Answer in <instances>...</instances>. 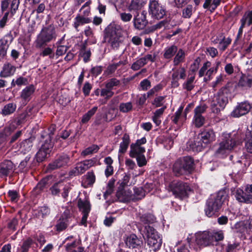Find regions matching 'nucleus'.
<instances>
[{"label":"nucleus","instance_id":"1","mask_svg":"<svg viewBox=\"0 0 252 252\" xmlns=\"http://www.w3.org/2000/svg\"><path fill=\"white\" fill-rule=\"evenodd\" d=\"M242 138L243 136L240 132L223 134L222 140L220 142L216 153L222 155L231 151L242 143Z\"/></svg>","mask_w":252,"mask_h":252},{"label":"nucleus","instance_id":"2","mask_svg":"<svg viewBox=\"0 0 252 252\" xmlns=\"http://www.w3.org/2000/svg\"><path fill=\"white\" fill-rule=\"evenodd\" d=\"M57 36L56 29L53 25L50 24L43 27L37 35L34 42L35 46L37 48H42L45 46L48 43L55 40Z\"/></svg>","mask_w":252,"mask_h":252},{"label":"nucleus","instance_id":"3","mask_svg":"<svg viewBox=\"0 0 252 252\" xmlns=\"http://www.w3.org/2000/svg\"><path fill=\"white\" fill-rule=\"evenodd\" d=\"M105 37L114 49H117L122 42V29L119 25L112 24L105 29Z\"/></svg>","mask_w":252,"mask_h":252},{"label":"nucleus","instance_id":"4","mask_svg":"<svg viewBox=\"0 0 252 252\" xmlns=\"http://www.w3.org/2000/svg\"><path fill=\"white\" fill-rule=\"evenodd\" d=\"M229 90L227 87L221 88L218 94L215 95L211 101V108L214 113H218L223 110L228 103V95Z\"/></svg>","mask_w":252,"mask_h":252},{"label":"nucleus","instance_id":"5","mask_svg":"<svg viewBox=\"0 0 252 252\" xmlns=\"http://www.w3.org/2000/svg\"><path fill=\"white\" fill-rule=\"evenodd\" d=\"M193 159L190 157L179 158L173 164V172L176 176L189 173L193 169Z\"/></svg>","mask_w":252,"mask_h":252},{"label":"nucleus","instance_id":"6","mask_svg":"<svg viewBox=\"0 0 252 252\" xmlns=\"http://www.w3.org/2000/svg\"><path fill=\"white\" fill-rule=\"evenodd\" d=\"M225 198L226 195L222 191L219 192L217 195H212L207 202L205 210L207 216L211 217L218 212Z\"/></svg>","mask_w":252,"mask_h":252},{"label":"nucleus","instance_id":"7","mask_svg":"<svg viewBox=\"0 0 252 252\" xmlns=\"http://www.w3.org/2000/svg\"><path fill=\"white\" fill-rule=\"evenodd\" d=\"M144 230L147 236V244L150 249V252H156L158 250L161 246L162 239L158 232L150 225H146Z\"/></svg>","mask_w":252,"mask_h":252},{"label":"nucleus","instance_id":"8","mask_svg":"<svg viewBox=\"0 0 252 252\" xmlns=\"http://www.w3.org/2000/svg\"><path fill=\"white\" fill-rule=\"evenodd\" d=\"M168 190L172 191L176 197L182 198L187 195V192L190 190V189L187 183L174 181L169 184Z\"/></svg>","mask_w":252,"mask_h":252},{"label":"nucleus","instance_id":"9","mask_svg":"<svg viewBox=\"0 0 252 252\" xmlns=\"http://www.w3.org/2000/svg\"><path fill=\"white\" fill-rule=\"evenodd\" d=\"M149 12L152 17L157 19L162 18L165 15L164 7L156 0H151L149 4Z\"/></svg>","mask_w":252,"mask_h":252},{"label":"nucleus","instance_id":"10","mask_svg":"<svg viewBox=\"0 0 252 252\" xmlns=\"http://www.w3.org/2000/svg\"><path fill=\"white\" fill-rule=\"evenodd\" d=\"M70 161L69 157L66 154H63L56 158L48 166V169L53 170L67 166Z\"/></svg>","mask_w":252,"mask_h":252},{"label":"nucleus","instance_id":"11","mask_svg":"<svg viewBox=\"0 0 252 252\" xmlns=\"http://www.w3.org/2000/svg\"><path fill=\"white\" fill-rule=\"evenodd\" d=\"M51 134H52V132L48 135V138L49 141L48 142V140H46L45 143L42 145L41 147L36 154V158L37 162H39L42 161L46 158L47 155L49 154L53 148V144L51 141Z\"/></svg>","mask_w":252,"mask_h":252},{"label":"nucleus","instance_id":"12","mask_svg":"<svg viewBox=\"0 0 252 252\" xmlns=\"http://www.w3.org/2000/svg\"><path fill=\"white\" fill-rule=\"evenodd\" d=\"M197 243L204 247L214 245L211 230L204 231L197 234L196 237Z\"/></svg>","mask_w":252,"mask_h":252},{"label":"nucleus","instance_id":"13","mask_svg":"<svg viewBox=\"0 0 252 252\" xmlns=\"http://www.w3.org/2000/svg\"><path fill=\"white\" fill-rule=\"evenodd\" d=\"M251 105L248 101L239 103L231 113V116L234 118H238L247 114L251 110Z\"/></svg>","mask_w":252,"mask_h":252},{"label":"nucleus","instance_id":"14","mask_svg":"<svg viewBox=\"0 0 252 252\" xmlns=\"http://www.w3.org/2000/svg\"><path fill=\"white\" fill-rule=\"evenodd\" d=\"M125 243L129 248L138 249L139 250L138 252L141 251V252H142L143 241L136 235L132 234L128 236L125 240Z\"/></svg>","mask_w":252,"mask_h":252},{"label":"nucleus","instance_id":"15","mask_svg":"<svg viewBox=\"0 0 252 252\" xmlns=\"http://www.w3.org/2000/svg\"><path fill=\"white\" fill-rule=\"evenodd\" d=\"M147 23L146 13L145 11H143L140 13L137 12L134 16L133 25L135 29L142 30L146 27Z\"/></svg>","mask_w":252,"mask_h":252},{"label":"nucleus","instance_id":"16","mask_svg":"<svg viewBox=\"0 0 252 252\" xmlns=\"http://www.w3.org/2000/svg\"><path fill=\"white\" fill-rule=\"evenodd\" d=\"M116 195L120 202H125L134 199L131 191L126 188H118Z\"/></svg>","mask_w":252,"mask_h":252},{"label":"nucleus","instance_id":"17","mask_svg":"<svg viewBox=\"0 0 252 252\" xmlns=\"http://www.w3.org/2000/svg\"><path fill=\"white\" fill-rule=\"evenodd\" d=\"M155 60V56L151 54H147L144 57L140 58L134 62L131 66V69L136 71L146 64L149 61L154 62Z\"/></svg>","mask_w":252,"mask_h":252},{"label":"nucleus","instance_id":"18","mask_svg":"<svg viewBox=\"0 0 252 252\" xmlns=\"http://www.w3.org/2000/svg\"><path fill=\"white\" fill-rule=\"evenodd\" d=\"M15 166L12 162L9 160L3 161L0 164V177H6L13 172Z\"/></svg>","mask_w":252,"mask_h":252},{"label":"nucleus","instance_id":"19","mask_svg":"<svg viewBox=\"0 0 252 252\" xmlns=\"http://www.w3.org/2000/svg\"><path fill=\"white\" fill-rule=\"evenodd\" d=\"M235 197L240 203L252 204V194H248L245 190L237 189L235 191Z\"/></svg>","mask_w":252,"mask_h":252},{"label":"nucleus","instance_id":"20","mask_svg":"<svg viewBox=\"0 0 252 252\" xmlns=\"http://www.w3.org/2000/svg\"><path fill=\"white\" fill-rule=\"evenodd\" d=\"M205 147L200 139L197 137L193 139H190L187 144V148L189 151L193 152H199Z\"/></svg>","mask_w":252,"mask_h":252},{"label":"nucleus","instance_id":"21","mask_svg":"<svg viewBox=\"0 0 252 252\" xmlns=\"http://www.w3.org/2000/svg\"><path fill=\"white\" fill-rule=\"evenodd\" d=\"M35 140L34 137H31L28 139L23 140L19 146V151L24 154L29 153L32 150L33 142Z\"/></svg>","mask_w":252,"mask_h":252},{"label":"nucleus","instance_id":"22","mask_svg":"<svg viewBox=\"0 0 252 252\" xmlns=\"http://www.w3.org/2000/svg\"><path fill=\"white\" fill-rule=\"evenodd\" d=\"M239 87L248 89L252 87V75L242 73L238 83Z\"/></svg>","mask_w":252,"mask_h":252},{"label":"nucleus","instance_id":"23","mask_svg":"<svg viewBox=\"0 0 252 252\" xmlns=\"http://www.w3.org/2000/svg\"><path fill=\"white\" fill-rule=\"evenodd\" d=\"M198 138L206 146L208 143L212 142L215 139V134L212 129L206 130L202 132L198 136Z\"/></svg>","mask_w":252,"mask_h":252},{"label":"nucleus","instance_id":"24","mask_svg":"<svg viewBox=\"0 0 252 252\" xmlns=\"http://www.w3.org/2000/svg\"><path fill=\"white\" fill-rule=\"evenodd\" d=\"M16 69V68L14 65L9 63H5L0 71V76L6 78L12 76L14 74Z\"/></svg>","mask_w":252,"mask_h":252},{"label":"nucleus","instance_id":"25","mask_svg":"<svg viewBox=\"0 0 252 252\" xmlns=\"http://www.w3.org/2000/svg\"><path fill=\"white\" fill-rule=\"evenodd\" d=\"M35 91L34 87L31 85L26 87L21 92L20 97L26 104L30 101Z\"/></svg>","mask_w":252,"mask_h":252},{"label":"nucleus","instance_id":"26","mask_svg":"<svg viewBox=\"0 0 252 252\" xmlns=\"http://www.w3.org/2000/svg\"><path fill=\"white\" fill-rule=\"evenodd\" d=\"M95 161L93 159L85 160L76 164L80 174L84 173L86 170L94 166Z\"/></svg>","mask_w":252,"mask_h":252},{"label":"nucleus","instance_id":"27","mask_svg":"<svg viewBox=\"0 0 252 252\" xmlns=\"http://www.w3.org/2000/svg\"><path fill=\"white\" fill-rule=\"evenodd\" d=\"M146 2L145 0H131L128 6V10L130 11H135L136 13L142 9Z\"/></svg>","mask_w":252,"mask_h":252},{"label":"nucleus","instance_id":"28","mask_svg":"<svg viewBox=\"0 0 252 252\" xmlns=\"http://www.w3.org/2000/svg\"><path fill=\"white\" fill-rule=\"evenodd\" d=\"M91 22V19L88 17H82L80 14H78L74 19V22L73 24V27L77 31H79L78 28L85 24H88Z\"/></svg>","mask_w":252,"mask_h":252},{"label":"nucleus","instance_id":"29","mask_svg":"<svg viewBox=\"0 0 252 252\" xmlns=\"http://www.w3.org/2000/svg\"><path fill=\"white\" fill-rule=\"evenodd\" d=\"M145 152V148L142 146L134 145L132 143L130 145L129 156L131 158H134L137 156L143 154Z\"/></svg>","mask_w":252,"mask_h":252},{"label":"nucleus","instance_id":"30","mask_svg":"<svg viewBox=\"0 0 252 252\" xmlns=\"http://www.w3.org/2000/svg\"><path fill=\"white\" fill-rule=\"evenodd\" d=\"M77 205L82 214L86 213L89 214L90 211L91 206L90 202L88 200H83L81 199H79L78 200Z\"/></svg>","mask_w":252,"mask_h":252},{"label":"nucleus","instance_id":"31","mask_svg":"<svg viewBox=\"0 0 252 252\" xmlns=\"http://www.w3.org/2000/svg\"><path fill=\"white\" fill-rule=\"evenodd\" d=\"M16 104L14 103H9L4 105L0 112L3 116H8L13 113L16 109Z\"/></svg>","mask_w":252,"mask_h":252},{"label":"nucleus","instance_id":"32","mask_svg":"<svg viewBox=\"0 0 252 252\" xmlns=\"http://www.w3.org/2000/svg\"><path fill=\"white\" fill-rule=\"evenodd\" d=\"M241 25L245 27L252 24V10L245 12L242 19L240 20Z\"/></svg>","mask_w":252,"mask_h":252},{"label":"nucleus","instance_id":"33","mask_svg":"<svg viewBox=\"0 0 252 252\" xmlns=\"http://www.w3.org/2000/svg\"><path fill=\"white\" fill-rule=\"evenodd\" d=\"M66 250L68 252H82L83 248L79 246L78 242L74 241L71 243L66 244Z\"/></svg>","mask_w":252,"mask_h":252},{"label":"nucleus","instance_id":"34","mask_svg":"<svg viewBox=\"0 0 252 252\" xmlns=\"http://www.w3.org/2000/svg\"><path fill=\"white\" fill-rule=\"evenodd\" d=\"M122 140L123 141L120 145L119 153L123 154L126 152L129 145L130 142L129 136L125 134L123 136Z\"/></svg>","mask_w":252,"mask_h":252},{"label":"nucleus","instance_id":"35","mask_svg":"<svg viewBox=\"0 0 252 252\" xmlns=\"http://www.w3.org/2000/svg\"><path fill=\"white\" fill-rule=\"evenodd\" d=\"M213 243L222 241L224 239V233L221 230H211Z\"/></svg>","mask_w":252,"mask_h":252},{"label":"nucleus","instance_id":"36","mask_svg":"<svg viewBox=\"0 0 252 252\" xmlns=\"http://www.w3.org/2000/svg\"><path fill=\"white\" fill-rule=\"evenodd\" d=\"M50 212V209L46 206H43L35 211V215L38 218H44L49 215Z\"/></svg>","mask_w":252,"mask_h":252},{"label":"nucleus","instance_id":"37","mask_svg":"<svg viewBox=\"0 0 252 252\" xmlns=\"http://www.w3.org/2000/svg\"><path fill=\"white\" fill-rule=\"evenodd\" d=\"M178 48L175 45H172L165 49L163 56L164 58L169 59L171 58L177 51Z\"/></svg>","mask_w":252,"mask_h":252},{"label":"nucleus","instance_id":"38","mask_svg":"<svg viewBox=\"0 0 252 252\" xmlns=\"http://www.w3.org/2000/svg\"><path fill=\"white\" fill-rule=\"evenodd\" d=\"M185 57V52L182 49L178 50L173 60L174 65L176 66L178 65L180 63L183 62L184 60Z\"/></svg>","mask_w":252,"mask_h":252},{"label":"nucleus","instance_id":"39","mask_svg":"<svg viewBox=\"0 0 252 252\" xmlns=\"http://www.w3.org/2000/svg\"><path fill=\"white\" fill-rule=\"evenodd\" d=\"M97 110V106H94L91 110L88 111L82 117L81 119V123L85 124L87 123L91 119V118L95 114Z\"/></svg>","mask_w":252,"mask_h":252},{"label":"nucleus","instance_id":"40","mask_svg":"<svg viewBox=\"0 0 252 252\" xmlns=\"http://www.w3.org/2000/svg\"><path fill=\"white\" fill-rule=\"evenodd\" d=\"M133 189L134 193L132 194L133 196H134L133 201L141 199L145 195L146 191L142 188H135Z\"/></svg>","mask_w":252,"mask_h":252},{"label":"nucleus","instance_id":"41","mask_svg":"<svg viewBox=\"0 0 252 252\" xmlns=\"http://www.w3.org/2000/svg\"><path fill=\"white\" fill-rule=\"evenodd\" d=\"M155 220V217L151 214H146L140 217V220L145 224L153 223Z\"/></svg>","mask_w":252,"mask_h":252},{"label":"nucleus","instance_id":"42","mask_svg":"<svg viewBox=\"0 0 252 252\" xmlns=\"http://www.w3.org/2000/svg\"><path fill=\"white\" fill-rule=\"evenodd\" d=\"M91 3V1L89 0L87 1L81 8L80 11L82 12V14L81 15L82 17H87L90 14V5Z\"/></svg>","mask_w":252,"mask_h":252},{"label":"nucleus","instance_id":"43","mask_svg":"<svg viewBox=\"0 0 252 252\" xmlns=\"http://www.w3.org/2000/svg\"><path fill=\"white\" fill-rule=\"evenodd\" d=\"M231 41V40L230 38H225L224 37H223L222 39H220L219 42L218 48L220 50L223 51L230 44Z\"/></svg>","mask_w":252,"mask_h":252},{"label":"nucleus","instance_id":"44","mask_svg":"<svg viewBox=\"0 0 252 252\" xmlns=\"http://www.w3.org/2000/svg\"><path fill=\"white\" fill-rule=\"evenodd\" d=\"M68 220L60 218L58 220L56 227L57 231H61L64 230L68 223Z\"/></svg>","mask_w":252,"mask_h":252},{"label":"nucleus","instance_id":"45","mask_svg":"<svg viewBox=\"0 0 252 252\" xmlns=\"http://www.w3.org/2000/svg\"><path fill=\"white\" fill-rule=\"evenodd\" d=\"M115 181L113 180H110L107 185L106 190L104 193L105 199H107L108 196L113 192Z\"/></svg>","mask_w":252,"mask_h":252},{"label":"nucleus","instance_id":"46","mask_svg":"<svg viewBox=\"0 0 252 252\" xmlns=\"http://www.w3.org/2000/svg\"><path fill=\"white\" fill-rule=\"evenodd\" d=\"M32 243V240L30 238L24 241L21 247L20 252H28Z\"/></svg>","mask_w":252,"mask_h":252},{"label":"nucleus","instance_id":"47","mask_svg":"<svg viewBox=\"0 0 252 252\" xmlns=\"http://www.w3.org/2000/svg\"><path fill=\"white\" fill-rule=\"evenodd\" d=\"M192 9L191 5H188L182 10V17L187 19L190 18L192 14Z\"/></svg>","mask_w":252,"mask_h":252},{"label":"nucleus","instance_id":"48","mask_svg":"<svg viewBox=\"0 0 252 252\" xmlns=\"http://www.w3.org/2000/svg\"><path fill=\"white\" fill-rule=\"evenodd\" d=\"M99 149V147L97 145H92L84 150L82 152V155L86 156L96 153Z\"/></svg>","mask_w":252,"mask_h":252},{"label":"nucleus","instance_id":"49","mask_svg":"<svg viewBox=\"0 0 252 252\" xmlns=\"http://www.w3.org/2000/svg\"><path fill=\"white\" fill-rule=\"evenodd\" d=\"M132 105L130 102L122 103L120 104V111L123 113H127L132 110Z\"/></svg>","mask_w":252,"mask_h":252},{"label":"nucleus","instance_id":"50","mask_svg":"<svg viewBox=\"0 0 252 252\" xmlns=\"http://www.w3.org/2000/svg\"><path fill=\"white\" fill-rule=\"evenodd\" d=\"M86 181L87 186H92L95 181V175L93 172H89L85 175Z\"/></svg>","mask_w":252,"mask_h":252},{"label":"nucleus","instance_id":"51","mask_svg":"<svg viewBox=\"0 0 252 252\" xmlns=\"http://www.w3.org/2000/svg\"><path fill=\"white\" fill-rule=\"evenodd\" d=\"M245 148L247 152L252 154V137L246 135Z\"/></svg>","mask_w":252,"mask_h":252},{"label":"nucleus","instance_id":"52","mask_svg":"<svg viewBox=\"0 0 252 252\" xmlns=\"http://www.w3.org/2000/svg\"><path fill=\"white\" fill-rule=\"evenodd\" d=\"M193 122L197 127L201 126L205 122V118L203 116L194 115Z\"/></svg>","mask_w":252,"mask_h":252},{"label":"nucleus","instance_id":"53","mask_svg":"<svg viewBox=\"0 0 252 252\" xmlns=\"http://www.w3.org/2000/svg\"><path fill=\"white\" fill-rule=\"evenodd\" d=\"M113 94L114 93L105 86V88L101 89L100 91V95L104 97L106 99L110 98Z\"/></svg>","mask_w":252,"mask_h":252},{"label":"nucleus","instance_id":"54","mask_svg":"<svg viewBox=\"0 0 252 252\" xmlns=\"http://www.w3.org/2000/svg\"><path fill=\"white\" fill-rule=\"evenodd\" d=\"M120 83L119 80L116 78H112L106 82L105 87L112 91L114 87L119 85Z\"/></svg>","mask_w":252,"mask_h":252},{"label":"nucleus","instance_id":"55","mask_svg":"<svg viewBox=\"0 0 252 252\" xmlns=\"http://www.w3.org/2000/svg\"><path fill=\"white\" fill-rule=\"evenodd\" d=\"M207 108V106L205 104H201L195 107L194 110V115L202 116V114L204 113Z\"/></svg>","mask_w":252,"mask_h":252},{"label":"nucleus","instance_id":"56","mask_svg":"<svg viewBox=\"0 0 252 252\" xmlns=\"http://www.w3.org/2000/svg\"><path fill=\"white\" fill-rule=\"evenodd\" d=\"M194 76H192L189 78L186 82L183 84V87L187 91H191L194 87L193 82L194 80Z\"/></svg>","mask_w":252,"mask_h":252},{"label":"nucleus","instance_id":"57","mask_svg":"<svg viewBox=\"0 0 252 252\" xmlns=\"http://www.w3.org/2000/svg\"><path fill=\"white\" fill-rule=\"evenodd\" d=\"M63 187V185L62 183H58L54 184L50 188L52 194L53 195H56L58 194Z\"/></svg>","mask_w":252,"mask_h":252},{"label":"nucleus","instance_id":"58","mask_svg":"<svg viewBox=\"0 0 252 252\" xmlns=\"http://www.w3.org/2000/svg\"><path fill=\"white\" fill-rule=\"evenodd\" d=\"M20 0H12L10 3V11L9 13L13 16L18 9Z\"/></svg>","mask_w":252,"mask_h":252},{"label":"nucleus","instance_id":"59","mask_svg":"<svg viewBox=\"0 0 252 252\" xmlns=\"http://www.w3.org/2000/svg\"><path fill=\"white\" fill-rule=\"evenodd\" d=\"M28 83V80L27 78L23 77H19L15 81L14 80H13L11 85L13 86H15L16 85L17 86H21V85H25Z\"/></svg>","mask_w":252,"mask_h":252},{"label":"nucleus","instance_id":"60","mask_svg":"<svg viewBox=\"0 0 252 252\" xmlns=\"http://www.w3.org/2000/svg\"><path fill=\"white\" fill-rule=\"evenodd\" d=\"M240 245L239 243L234 242L233 244L228 243L225 249V252H235L238 250Z\"/></svg>","mask_w":252,"mask_h":252},{"label":"nucleus","instance_id":"61","mask_svg":"<svg viewBox=\"0 0 252 252\" xmlns=\"http://www.w3.org/2000/svg\"><path fill=\"white\" fill-rule=\"evenodd\" d=\"M27 115V113H23L16 118L14 121V123L16 126H19L23 124L25 121Z\"/></svg>","mask_w":252,"mask_h":252},{"label":"nucleus","instance_id":"62","mask_svg":"<svg viewBox=\"0 0 252 252\" xmlns=\"http://www.w3.org/2000/svg\"><path fill=\"white\" fill-rule=\"evenodd\" d=\"M211 63L208 61L203 64V66L199 71L198 74L200 77L203 76L205 74L208 68L211 67Z\"/></svg>","mask_w":252,"mask_h":252},{"label":"nucleus","instance_id":"63","mask_svg":"<svg viewBox=\"0 0 252 252\" xmlns=\"http://www.w3.org/2000/svg\"><path fill=\"white\" fill-rule=\"evenodd\" d=\"M53 50L51 48L46 47L40 53V56L43 57L49 56L50 58H53L54 54H53Z\"/></svg>","mask_w":252,"mask_h":252},{"label":"nucleus","instance_id":"64","mask_svg":"<svg viewBox=\"0 0 252 252\" xmlns=\"http://www.w3.org/2000/svg\"><path fill=\"white\" fill-rule=\"evenodd\" d=\"M7 49L8 45L3 44L2 41H0V61L6 55Z\"/></svg>","mask_w":252,"mask_h":252}]
</instances>
